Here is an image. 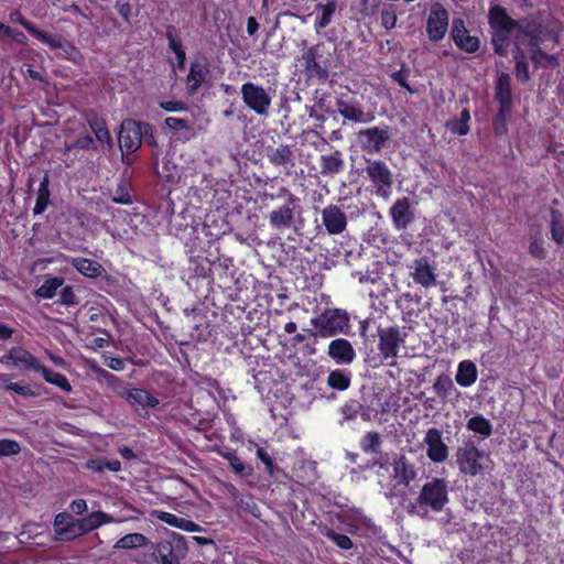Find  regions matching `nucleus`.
<instances>
[{
  "label": "nucleus",
  "instance_id": "obj_1",
  "mask_svg": "<svg viewBox=\"0 0 564 564\" xmlns=\"http://www.w3.org/2000/svg\"><path fill=\"white\" fill-rule=\"evenodd\" d=\"M449 502L448 482L444 478L433 477L426 481L415 499L408 506V513L422 519L430 518V512L441 513Z\"/></svg>",
  "mask_w": 564,
  "mask_h": 564
},
{
  "label": "nucleus",
  "instance_id": "obj_2",
  "mask_svg": "<svg viewBox=\"0 0 564 564\" xmlns=\"http://www.w3.org/2000/svg\"><path fill=\"white\" fill-rule=\"evenodd\" d=\"M488 24L490 28V43L496 55L506 57L511 44V35L517 31L516 20L512 19L506 8L494 4L488 11Z\"/></svg>",
  "mask_w": 564,
  "mask_h": 564
},
{
  "label": "nucleus",
  "instance_id": "obj_3",
  "mask_svg": "<svg viewBox=\"0 0 564 564\" xmlns=\"http://www.w3.org/2000/svg\"><path fill=\"white\" fill-rule=\"evenodd\" d=\"M311 324L315 328V330L306 329L311 336L327 338L347 334L350 328V318L345 310L327 308L321 315L313 317Z\"/></svg>",
  "mask_w": 564,
  "mask_h": 564
},
{
  "label": "nucleus",
  "instance_id": "obj_4",
  "mask_svg": "<svg viewBox=\"0 0 564 564\" xmlns=\"http://www.w3.org/2000/svg\"><path fill=\"white\" fill-rule=\"evenodd\" d=\"M516 23H518L517 33L523 39L528 47L542 45L547 41L558 43V33L538 15H527L516 20Z\"/></svg>",
  "mask_w": 564,
  "mask_h": 564
},
{
  "label": "nucleus",
  "instance_id": "obj_5",
  "mask_svg": "<svg viewBox=\"0 0 564 564\" xmlns=\"http://www.w3.org/2000/svg\"><path fill=\"white\" fill-rule=\"evenodd\" d=\"M271 197L285 198L280 207L271 210L268 215L269 224L275 229H288L294 224V213L300 209V198L294 195L288 187H280L276 195Z\"/></svg>",
  "mask_w": 564,
  "mask_h": 564
},
{
  "label": "nucleus",
  "instance_id": "obj_6",
  "mask_svg": "<svg viewBox=\"0 0 564 564\" xmlns=\"http://www.w3.org/2000/svg\"><path fill=\"white\" fill-rule=\"evenodd\" d=\"M11 21L22 25L33 37L50 46L51 50H62L65 56H72L77 53V48L62 35H53L40 30L34 23L26 20L20 11L10 13Z\"/></svg>",
  "mask_w": 564,
  "mask_h": 564
},
{
  "label": "nucleus",
  "instance_id": "obj_7",
  "mask_svg": "<svg viewBox=\"0 0 564 564\" xmlns=\"http://www.w3.org/2000/svg\"><path fill=\"white\" fill-rule=\"evenodd\" d=\"M322 43L310 46L306 48L300 61L303 66V70L308 80L316 79L318 83H324L329 76V59H322L321 47Z\"/></svg>",
  "mask_w": 564,
  "mask_h": 564
},
{
  "label": "nucleus",
  "instance_id": "obj_8",
  "mask_svg": "<svg viewBox=\"0 0 564 564\" xmlns=\"http://www.w3.org/2000/svg\"><path fill=\"white\" fill-rule=\"evenodd\" d=\"M365 173L367 178L372 183L375 192L382 198L391 195L393 186V174L387 163L382 160H367Z\"/></svg>",
  "mask_w": 564,
  "mask_h": 564
},
{
  "label": "nucleus",
  "instance_id": "obj_9",
  "mask_svg": "<svg viewBox=\"0 0 564 564\" xmlns=\"http://www.w3.org/2000/svg\"><path fill=\"white\" fill-rule=\"evenodd\" d=\"M186 552L184 536L173 533L171 539L159 541L152 556L156 563L180 564Z\"/></svg>",
  "mask_w": 564,
  "mask_h": 564
},
{
  "label": "nucleus",
  "instance_id": "obj_10",
  "mask_svg": "<svg viewBox=\"0 0 564 564\" xmlns=\"http://www.w3.org/2000/svg\"><path fill=\"white\" fill-rule=\"evenodd\" d=\"M240 94L250 110L258 116H268L272 98L262 86L247 82L242 84Z\"/></svg>",
  "mask_w": 564,
  "mask_h": 564
},
{
  "label": "nucleus",
  "instance_id": "obj_11",
  "mask_svg": "<svg viewBox=\"0 0 564 564\" xmlns=\"http://www.w3.org/2000/svg\"><path fill=\"white\" fill-rule=\"evenodd\" d=\"M449 25V13L445 7L440 2H434L431 6L430 13L426 19L425 31L431 42H441Z\"/></svg>",
  "mask_w": 564,
  "mask_h": 564
},
{
  "label": "nucleus",
  "instance_id": "obj_12",
  "mask_svg": "<svg viewBox=\"0 0 564 564\" xmlns=\"http://www.w3.org/2000/svg\"><path fill=\"white\" fill-rule=\"evenodd\" d=\"M390 138L391 130L387 124L366 128L357 133L361 149L369 154L380 152Z\"/></svg>",
  "mask_w": 564,
  "mask_h": 564
},
{
  "label": "nucleus",
  "instance_id": "obj_13",
  "mask_svg": "<svg viewBox=\"0 0 564 564\" xmlns=\"http://www.w3.org/2000/svg\"><path fill=\"white\" fill-rule=\"evenodd\" d=\"M335 105L344 122L370 123L375 120V113L365 111L362 105L356 98H348L344 95L336 98Z\"/></svg>",
  "mask_w": 564,
  "mask_h": 564
},
{
  "label": "nucleus",
  "instance_id": "obj_14",
  "mask_svg": "<svg viewBox=\"0 0 564 564\" xmlns=\"http://www.w3.org/2000/svg\"><path fill=\"white\" fill-rule=\"evenodd\" d=\"M120 151L135 152L142 145V121L126 119L118 132Z\"/></svg>",
  "mask_w": 564,
  "mask_h": 564
},
{
  "label": "nucleus",
  "instance_id": "obj_15",
  "mask_svg": "<svg viewBox=\"0 0 564 564\" xmlns=\"http://www.w3.org/2000/svg\"><path fill=\"white\" fill-rule=\"evenodd\" d=\"M408 269L414 283L423 286L424 289H430L436 285V269L431 264L427 256L415 258L410 264H408Z\"/></svg>",
  "mask_w": 564,
  "mask_h": 564
},
{
  "label": "nucleus",
  "instance_id": "obj_16",
  "mask_svg": "<svg viewBox=\"0 0 564 564\" xmlns=\"http://www.w3.org/2000/svg\"><path fill=\"white\" fill-rule=\"evenodd\" d=\"M456 457L459 470L465 475L476 476L484 470L481 460L485 458V453L474 445L459 447Z\"/></svg>",
  "mask_w": 564,
  "mask_h": 564
},
{
  "label": "nucleus",
  "instance_id": "obj_17",
  "mask_svg": "<svg viewBox=\"0 0 564 564\" xmlns=\"http://www.w3.org/2000/svg\"><path fill=\"white\" fill-rule=\"evenodd\" d=\"M392 226L398 231L406 230L415 220V209L406 196L398 198L389 208Z\"/></svg>",
  "mask_w": 564,
  "mask_h": 564
},
{
  "label": "nucleus",
  "instance_id": "obj_18",
  "mask_svg": "<svg viewBox=\"0 0 564 564\" xmlns=\"http://www.w3.org/2000/svg\"><path fill=\"white\" fill-rule=\"evenodd\" d=\"M378 349L383 360L394 359L398 356L400 345L404 343L398 326L378 327Z\"/></svg>",
  "mask_w": 564,
  "mask_h": 564
},
{
  "label": "nucleus",
  "instance_id": "obj_19",
  "mask_svg": "<svg viewBox=\"0 0 564 564\" xmlns=\"http://www.w3.org/2000/svg\"><path fill=\"white\" fill-rule=\"evenodd\" d=\"M451 37L455 45L466 53L474 54L480 47L479 39L469 34L465 21L460 18L453 20Z\"/></svg>",
  "mask_w": 564,
  "mask_h": 564
},
{
  "label": "nucleus",
  "instance_id": "obj_20",
  "mask_svg": "<svg viewBox=\"0 0 564 564\" xmlns=\"http://www.w3.org/2000/svg\"><path fill=\"white\" fill-rule=\"evenodd\" d=\"M126 401L137 414L144 419L150 416L149 409H154L160 404V400L155 395L142 388H131Z\"/></svg>",
  "mask_w": 564,
  "mask_h": 564
},
{
  "label": "nucleus",
  "instance_id": "obj_21",
  "mask_svg": "<svg viewBox=\"0 0 564 564\" xmlns=\"http://www.w3.org/2000/svg\"><path fill=\"white\" fill-rule=\"evenodd\" d=\"M209 77V64L205 57L191 62L189 72L185 79L187 94L195 95Z\"/></svg>",
  "mask_w": 564,
  "mask_h": 564
},
{
  "label": "nucleus",
  "instance_id": "obj_22",
  "mask_svg": "<svg viewBox=\"0 0 564 564\" xmlns=\"http://www.w3.org/2000/svg\"><path fill=\"white\" fill-rule=\"evenodd\" d=\"M265 158L275 167H282L286 175H291L295 166V155L291 145L281 143L278 147H267Z\"/></svg>",
  "mask_w": 564,
  "mask_h": 564
},
{
  "label": "nucleus",
  "instance_id": "obj_23",
  "mask_svg": "<svg viewBox=\"0 0 564 564\" xmlns=\"http://www.w3.org/2000/svg\"><path fill=\"white\" fill-rule=\"evenodd\" d=\"M322 223L329 235L343 234L348 225L347 216L337 205H328L322 210Z\"/></svg>",
  "mask_w": 564,
  "mask_h": 564
},
{
  "label": "nucleus",
  "instance_id": "obj_24",
  "mask_svg": "<svg viewBox=\"0 0 564 564\" xmlns=\"http://www.w3.org/2000/svg\"><path fill=\"white\" fill-rule=\"evenodd\" d=\"M424 443L426 444V455L433 463H443L448 457V447L442 440V433L436 427L427 430Z\"/></svg>",
  "mask_w": 564,
  "mask_h": 564
},
{
  "label": "nucleus",
  "instance_id": "obj_25",
  "mask_svg": "<svg viewBox=\"0 0 564 564\" xmlns=\"http://www.w3.org/2000/svg\"><path fill=\"white\" fill-rule=\"evenodd\" d=\"M6 357L12 362L13 366L18 367L23 371L40 372L43 367L42 362L23 347H12Z\"/></svg>",
  "mask_w": 564,
  "mask_h": 564
},
{
  "label": "nucleus",
  "instance_id": "obj_26",
  "mask_svg": "<svg viewBox=\"0 0 564 564\" xmlns=\"http://www.w3.org/2000/svg\"><path fill=\"white\" fill-rule=\"evenodd\" d=\"M328 356L338 365H350L356 358V351L348 339L336 338L328 345Z\"/></svg>",
  "mask_w": 564,
  "mask_h": 564
},
{
  "label": "nucleus",
  "instance_id": "obj_27",
  "mask_svg": "<svg viewBox=\"0 0 564 564\" xmlns=\"http://www.w3.org/2000/svg\"><path fill=\"white\" fill-rule=\"evenodd\" d=\"M165 37L169 48L175 54L176 63H172L174 69L183 70L186 64V51L175 25L169 24L165 28Z\"/></svg>",
  "mask_w": 564,
  "mask_h": 564
},
{
  "label": "nucleus",
  "instance_id": "obj_28",
  "mask_svg": "<svg viewBox=\"0 0 564 564\" xmlns=\"http://www.w3.org/2000/svg\"><path fill=\"white\" fill-rule=\"evenodd\" d=\"M422 297L410 292L402 293L397 300V307L402 313L403 321L412 322L413 318L417 317L421 310Z\"/></svg>",
  "mask_w": 564,
  "mask_h": 564
},
{
  "label": "nucleus",
  "instance_id": "obj_29",
  "mask_svg": "<svg viewBox=\"0 0 564 564\" xmlns=\"http://www.w3.org/2000/svg\"><path fill=\"white\" fill-rule=\"evenodd\" d=\"M321 174L324 176H333L339 174L345 169L343 153L334 150L330 154L322 155L319 159Z\"/></svg>",
  "mask_w": 564,
  "mask_h": 564
},
{
  "label": "nucleus",
  "instance_id": "obj_30",
  "mask_svg": "<svg viewBox=\"0 0 564 564\" xmlns=\"http://www.w3.org/2000/svg\"><path fill=\"white\" fill-rule=\"evenodd\" d=\"M75 524L76 520L67 513L59 512L55 516L54 519V532L59 539L63 540H74L75 539Z\"/></svg>",
  "mask_w": 564,
  "mask_h": 564
},
{
  "label": "nucleus",
  "instance_id": "obj_31",
  "mask_svg": "<svg viewBox=\"0 0 564 564\" xmlns=\"http://www.w3.org/2000/svg\"><path fill=\"white\" fill-rule=\"evenodd\" d=\"M70 265L85 278L96 279L102 275L105 269L96 260L76 257L70 260Z\"/></svg>",
  "mask_w": 564,
  "mask_h": 564
},
{
  "label": "nucleus",
  "instance_id": "obj_32",
  "mask_svg": "<svg viewBox=\"0 0 564 564\" xmlns=\"http://www.w3.org/2000/svg\"><path fill=\"white\" fill-rule=\"evenodd\" d=\"M229 492L237 505V507L246 512L251 514L254 518L260 517V509L254 501V498L250 494H241L234 485L230 486Z\"/></svg>",
  "mask_w": 564,
  "mask_h": 564
},
{
  "label": "nucleus",
  "instance_id": "obj_33",
  "mask_svg": "<svg viewBox=\"0 0 564 564\" xmlns=\"http://www.w3.org/2000/svg\"><path fill=\"white\" fill-rule=\"evenodd\" d=\"M393 471L398 482L404 486H409L410 482L416 477L414 465L411 464L403 455L394 460Z\"/></svg>",
  "mask_w": 564,
  "mask_h": 564
},
{
  "label": "nucleus",
  "instance_id": "obj_34",
  "mask_svg": "<svg viewBox=\"0 0 564 564\" xmlns=\"http://www.w3.org/2000/svg\"><path fill=\"white\" fill-rule=\"evenodd\" d=\"M477 377V367L471 360H463L458 364L455 380L460 387L467 388L473 386Z\"/></svg>",
  "mask_w": 564,
  "mask_h": 564
},
{
  "label": "nucleus",
  "instance_id": "obj_35",
  "mask_svg": "<svg viewBox=\"0 0 564 564\" xmlns=\"http://www.w3.org/2000/svg\"><path fill=\"white\" fill-rule=\"evenodd\" d=\"M218 455L226 459L229 463L231 470L240 476H251L253 473V467L246 465L242 459L236 454L235 451L231 449H220L218 451Z\"/></svg>",
  "mask_w": 564,
  "mask_h": 564
},
{
  "label": "nucleus",
  "instance_id": "obj_36",
  "mask_svg": "<svg viewBox=\"0 0 564 564\" xmlns=\"http://www.w3.org/2000/svg\"><path fill=\"white\" fill-rule=\"evenodd\" d=\"M159 519L171 527L184 530L186 532H199L202 530V528L194 521L178 517L171 512H160Z\"/></svg>",
  "mask_w": 564,
  "mask_h": 564
},
{
  "label": "nucleus",
  "instance_id": "obj_37",
  "mask_svg": "<svg viewBox=\"0 0 564 564\" xmlns=\"http://www.w3.org/2000/svg\"><path fill=\"white\" fill-rule=\"evenodd\" d=\"M530 61L536 66L542 68L557 67L560 61L555 55L545 53L541 50V45L528 47Z\"/></svg>",
  "mask_w": 564,
  "mask_h": 564
},
{
  "label": "nucleus",
  "instance_id": "obj_38",
  "mask_svg": "<svg viewBox=\"0 0 564 564\" xmlns=\"http://www.w3.org/2000/svg\"><path fill=\"white\" fill-rule=\"evenodd\" d=\"M494 97L498 104H502L503 101H512L511 77L508 73L501 72L498 74L495 84Z\"/></svg>",
  "mask_w": 564,
  "mask_h": 564
},
{
  "label": "nucleus",
  "instance_id": "obj_39",
  "mask_svg": "<svg viewBox=\"0 0 564 564\" xmlns=\"http://www.w3.org/2000/svg\"><path fill=\"white\" fill-rule=\"evenodd\" d=\"M50 196V178L48 175L45 173L39 185L36 202L35 206L33 207L34 215H41L46 210L51 203Z\"/></svg>",
  "mask_w": 564,
  "mask_h": 564
},
{
  "label": "nucleus",
  "instance_id": "obj_40",
  "mask_svg": "<svg viewBox=\"0 0 564 564\" xmlns=\"http://www.w3.org/2000/svg\"><path fill=\"white\" fill-rule=\"evenodd\" d=\"M550 231L552 240L558 245H564V217L563 214L555 208H550Z\"/></svg>",
  "mask_w": 564,
  "mask_h": 564
},
{
  "label": "nucleus",
  "instance_id": "obj_41",
  "mask_svg": "<svg viewBox=\"0 0 564 564\" xmlns=\"http://www.w3.org/2000/svg\"><path fill=\"white\" fill-rule=\"evenodd\" d=\"M39 373L42 375L43 379L47 383L59 388L64 392H67V393L72 392V390H73L72 384L69 383L66 376H64L63 373L54 371L51 368L45 367L44 365L41 368Z\"/></svg>",
  "mask_w": 564,
  "mask_h": 564
},
{
  "label": "nucleus",
  "instance_id": "obj_42",
  "mask_svg": "<svg viewBox=\"0 0 564 564\" xmlns=\"http://www.w3.org/2000/svg\"><path fill=\"white\" fill-rule=\"evenodd\" d=\"M466 427L468 431L479 434L484 438L489 437L494 431L491 422L482 414H475L469 417Z\"/></svg>",
  "mask_w": 564,
  "mask_h": 564
},
{
  "label": "nucleus",
  "instance_id": "obj_43",
  "mask_svg": "<svg viewBox=\"0 0 564 564\" xmlns=\"http://www.w3.org/2000/svg\"><path fill=\"white\" fill-rule=\"evenodd\" d=\"M87 122L99 142L111 143L112 139L107 128L106 119L98 117L97 115H93L87 118Z\"/></svg>",
  "mask_w": 564,
  "mask_h": 564
},
{
  "label": "nucleus",
  "instance_id": "obj_44",
  "mask_svg": "<svg viewBox=\"0 0 564 564\" xmlns=\"http://www.w3.org/2000/svg\"><path fill=\"white\" fill-rule=\"evenodd\" d=\"M336 9L337 3L334 0L328 1L325 4L318 3L316 6V10L321 11V14L316 18L314 22V28L316 29V31L323 30L330 24Z\"/></svg>",
  "mask_w": 564,
  "mask_h": 564
},
{
  "label": "nucleus",
  "instance_id": "obj_45",
  "mask_svg": "<svg viewBox=\"0 0 564 564\" xmlns=\"http://www.w3.org/2000/svg\"><path fill=\"white\" fill-rule=\"evenodd\" d=\"M433 390L443 400L448 399L452 394H455L456 398L459 395L453 380L447 375H441L435 379Z\"/></svg>",
  "mask_w": 564,
  "mask_h": 564
},
{
  "label": "nucleus",
  "instance_id": "obj_46",
  "mask_svg": "<svg viewBox=\"0 0 564 564\" xmlns=\"http://www.w3.org/2000/svg\"><path fill=\"white\" fill-rule=\"evenodd\" d=\"M341 413L345 421H354L358 416H360L365 422L370 420L369 412L357 400H350L346 402L341 408Z\"/></svg>",
  "mask_w": 564,
  "mask_h": 564
},
{
  "label": "nucleus",
  "instance_id": "obj_47",
  "mask_svg": "<svg viewBox=\"0 0 564 564\" xmlns=\"http://www.w3.org/2000/svg\"><path fill=\"white\" fill-rule=\"evenodd\" d=\"M513 59L516 62L514 75L517 79L523 84L528 83L531 78L529 63L518 45L513 51Z\"/></svg>",
  "mask_w": 564,
  "mask_h": 564
},
{
  "label": "nucleus",
  "instance_id": "obj_48",
  "mask_svg": "<svg viewBox=\"0 0 564 564\" xmlns=\"http://www.w3.org/2000/svg\"><path fill=\"white\" fill-rule=\"evenodd\" d=\"M65 280L62 276H54L46 279L44 283L36 289L35 295L41 299L51 300L53 299L57 290L63 286Z\"/></svg>",
  "mask_w": 564,
  "mask_h": 564
},
{
  "label": "nucleus",
  "instance_id": "obj_49",
  "mask_svg": "<svg viewBox=\"0 0 564 564\" xmlns=\"http://www.w3.org/2000/svg\"><path fill=\"white\" fill-rule=\"evenodd\" d=\"M86 468L94 473H104L106 469L117 473L121 470V463L118 459L94 458L86 462Z\"/></svg>",
  "mask_w": 564,
  "mask_h": 564
},
{
  "label": "nucleus",
  "instance_id": "obj_50",
  "mask_svg": "<svg viewBox=\"0 0 564 564\" xmlns=\"http://www.w3.org/2000/svg\"><path fill=\"white\" fill-rule=\"evenodd\" d=\"M360 448L366 454H377L380 452L382 440L378 432H367L359 441Z\"/></svg>",
  "mask_w": 564,
  "mask_h": 564
},
{
  "label": "nucleus",
  "instance_id": "obj_51",
  "mask_svg": "<svg viewBox=\"0 0 564 564\" xmlns=\"http://www.w3.org/2000/svg\"><path fill=\"white\" fill-rule=\"evenodd\" d=\"M327 384L338 391H344L350 386L349 372L343 369L332 370L327 377Z\"/></svg>",
  "mask_w": 564,
  "mask_h": 564
},
{
  "label": "nucleus",
  "instance_id": "obj_52",
  "mask_svg": "<svg viewBox=\"0 0 564 564\" xmlns=\"http://www.w3.org/2000/svg\"><path fill=\"white\" fill-rule=\"evenodd\" d=\"M148 542V538L142 533H129L120 538L116 542L115 547L130 550L145 546Z\"/></svg>",
  "mask_w": 564,
  "mask_h": 564
},
{
  "label": "nucleus",
  "instance_id": "obj_53",
  "mask_svg": "<svg viewBox=\"0 0 564 564\" xmlns=\"http://www.w3.org/2000/svg\"><path fill=\"white\" fill-rule=\"evenodd\" d=\"M322 533L324 536H326L328 540H330L333 543H335L338 547L343 550H349L352 547V541L346 534L337 533L335 530L330 528H325V530Z\"/></svg>",
  "mask_w": 564,
  "mask_h": 564
},
{
  "label": "nucleus",
  "instance_id": "obj_54",
  "mask_svg": "<svg viewBox=\"0 0 564 564\" xmlns=\"http://www.w3.org/2000/svg\"><path fill=\"white\" fill-rule=\"evenodd\" d=\"M4 390L13 391L18 395H21L24 398H36L41 394V392L39 390H35L30 384L24 383L23 381L4 386Z\"/></svg>",
  "mask_w": 564,
  "mask_h": 564
},
{
  "label": "nucleus",
  "instance_id": "obj_55",
  "mask_svg": "<svg viewBox=\"0 0 564 564\" xmlns=\"http://www.w3.org/2000/svg\"><path fill=\"white\" fill-rule=\"evenodd\" d=\"M65 306H76L79 304V299L76 295L75 288L73 285L64 286L59 292V297L55 302Z\"/></svg>",
  "mask_w": 564,
  "mask_h": 564
},
{
  "label": "nucleus",
  "instance_id": "obj_56",
  "mask_svg": "<svg viewBox=\"0 0 564 564\" xmlns=\"http://www.w3.org/2000/svg\"><path fill=\"white\" fill-rule=\"evenodd\" d=\"M469 120V110L465 108L460 111L459 119L452 124L451 130L458 135H466L470 130Z\"/></svg>",
  "mask_w": 564,
  "mask_h": 564
},
{
  "label": "nucleus",
  "instance_id": "obj_57",
  "mask_svg": "<svg viewBox=\"0 0 564 564\" xmlns=\"http://www.w3.org/2000/svg\"><path fill=\"white\" fill-rule=\"evenodd\" d=\"M21 451L20 444L14 440H0V457L14 456Z\"/></svg>",
  "mask_w": 564,
  "mask_h": 564
},
{
  "label": "nucleus",
  "instance_id": "obj_58",
  "mask_svg": "<svg viewBox=\"0 0 564 564\" xmlns=\"http://www.w3.org/2000/svg\"><path fill=\"white\" fill-rule=\"evenodd\" d=\"M132 3L131 0H116L115 2V9L117 10L118 14L122 18V20L130 24L131 17H132Z\"/></svg>",
  "mask_w": 564,
  "mask_h": 564
},
{
  "label": "nucleus",
  "instance_id": "obj_59",
  "mask_svg": "<svg viewBox=\"0 0 564 564\" xmlns=\"http://www.w3.org/2000/svg\"><path fill=\"white\" fill-rule=\"evenodd\" d=\"M89 518L91 520L94 529L117 521L111 514L106 513L104 511H94L89 514Z\"/></svg>",
  "mask_w": 564,
  "mask_h": 564
},
{
  "label": "nucleus",
  "instance_id": "obj_60",
  "mask_svg": "<svg viewBox=\"0 0 564 564\" xmlns=\"http://www.w3.org/2000/svg\"><path fill=\"white\" fill-rule=\"evenodd\" d=\"M164 123L172 131H189L192 129L189 121L187 119L167 117L165 118Z\"/></svg>",
  "mask_w": 564,
  "mask_h": 564
},
{
  "label": "nucleus",
  "instance_id": "obj_61",
  "mask_svg": "<svg viewBox=\"0 0 564 564\" xmlns=\"http://www.w3.org/2000/svg\"><path fill=\"white\" fill-rule=\"evenodd\" d=\"M257 458L265 466L267 471L270 475L274 474L276 465L270 454L263 447H257Z\"/></svg>",
  "mask_w": 564,
  "mask_h": 564
},
{
  "label": "nucleus",
  "instance_id": "obj_62",
  "mask_svg": "<svg viewBox=\"0 0 564 564\" xmlns=\"http://www.w3.org/2000/svg\"><path fill=\"white\" fill-rule=\"evenodd\" d=\"M108 388H110L118 397L122 399H127V394H129V390L131 388H128V384L119 377L115 376V381L111 380L109 383H107Z\"/></svg>",
  "mask_w": 564,
  "mask_h": 564
},
{
  "label": "nucleus",
  "instance_id": "obj_63",
  "mask_svg": "<svg viewBox=\"0 0 564 564\" xmlns=\"http://www.w3.org/2000/svg\"><path fill=\"white\" fill-rule=\"evenodd\" d=\"M95 145L94 138L89 134L79 135L72 144L67 145V150L83 149L88 150Z\"/></svg>",
  "mask_w": 564,
  "mask_h": 564
},
{
  "label": "nucleus",
  "instance_id": "obj_64",
  "mask_svg": "<svg viewBox=\"0 0 564 564\" xmlns=\"http://www.w3.org/2000/svg\"><path fill=\"white\" fill-rule=\"evenodd\" d=\"M41 529L42 525L36 522H26L23 524L20 535H25L28 540H34L42 534Z\"/></svg>",
  "mask_w": 564,
  "mask_h": 564
}]
</instances>
